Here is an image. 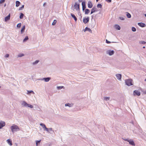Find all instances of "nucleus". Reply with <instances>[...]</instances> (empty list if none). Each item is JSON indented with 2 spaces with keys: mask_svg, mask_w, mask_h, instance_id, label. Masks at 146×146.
<instances>
[{
  "mask_svg": "<svg viewBox=\"0 0 146 146\" xmlns=\"http://www.w3.org/2000/svg\"><path fill=\"white\" fill-rule=\"evenodd\" d=\"M11 128L12 132H13L19 130V128L18 127L17 125L14 124H13V125L11 126Z\"/></svg>",
  "mask_w": 146,
  "mask_h": 146,
  "instance_id": "obj_1",
  "label": "nucleus"
},
{
  "mask_svg": "<svg viewBox=\"0 0 146 146\" xmlns=\"http://www.w3.org/2000/svg\"><path fill=\"white\" fill-rule=\"evenodd\" d=\"M132 81V80L131 79H127L125 80V83L127 85L130 86L133 85Z\"/></svg>",
  "mask_w": 146,
  "mask_h": 146,
  "instance_id": "obj_2",
  "label": "nucleus"
},
{
  "mask_svg": "<svg viewBox=\"0 0 146 146\" xmlns=\"http://www.w3.org/2000/svg\"><path fill=\"white\" fill-rule=\"evenodd\" d=\"M133 94L134 96H139L140 95V92L137 90H135L133 92Z\"/></svg>",
  "mask_w": 146,
  "mask_h": 146,
  "instance_id": "obj_3",
  "label": "nucleus"
},
{
  "mask_svg": "<svg viewBox=\"0 0 146 146\" xmlns=\"http://www.w3.org/2000/svg\"><path fill=\"white\" fill-rule=\"evenodd\" d=\"M74 6L75 9L76 11H79L80 7L79 4H78L76 2L75 3V5Z\"/></svg>",
  "mask_w": 146,
  "mask_h": 146,
  "instance_id": "obj_4",
  "label": "nucleus"
},
{
  "mask_svg": "<svg viewBox=\"0 0 146 146\" xmlns=\"http://www.w3.org/2000/svg\"><path fill=\"white\" fill-rule=\"evenodd\" d=\"M40 125H41L43 128L44 129V130L47 131H48V129L46 128L45 125L42 123H41L40 124Z\"/></svg>",
  "mask_w": 146,
  "mask_h": 146,
  "instance_id": "obj_5",
  "label": "nucleus"
},
{
  "mask_svg": "<svg viewBox=\"0 0 146 146\" xmlns=\"http://www.w3.org/2000/svg\"><path fill=\"white\" fill-rule=\"evenodd\" d=\"M89 20V18L88 17H87V18H85L83 19V21L84 23H86L88 22Z\"/></svg>",
  "mask_w": 146,
  "mask_h": 146,
  "instance_id": "obj_6",
  "label": "nucleus"
},
{
  "mask_svg": "<svg viewBox=\"0 0 146 146\" xmlns=\"http://www.w3.org/2000/svg\"><path fill=\"white\" fill-rule=\"evenodd\" d=\"M5 123L4 121H1L0 122V129L5 125Z\"/></svg>",
  "mask_w": 146,
  "mask_h": 146,
  "instance_id": "obj_7",
  "label": "nucleus"
},
{
  "mask_svg": "<svg viewBox=\"0 0 146 146\" xmlns=\"http://www.w3.org/2000/svg\"><path fill=\"white\" fill-rule=\"evenodd\" d=\"M88 7L90 8H91L93 6L92 3L91 1H89L88 2Z\"/></svg>",
  "mask_w": 146,
  "mask_h": 146,
  "instance_id": "obj_8",
  "label": "nucleus"
},
{
  "mask_svg": "<svg viewBox=\"0 0 146 146\" xmlns=\"http://www.w3.org/2000/svg\"><path fill=\"white\" fill-rule=\"evenodd\" d=\"M82 10L84 11L86 9L85 2L83 1L82 2Z\"/></svg>",
  "mask_w": 146,
  "mask_h": 146,
  "instance_id": "obj_9",
  "label": "nucleus"
},
{
  "mask_svg": "<svg viewBox=\"0 0 146 146\" xmlns=\"http://www.w3.org/2000/svg\"><path fill=\"white\" fill-rule=\"evenodd\" d=\"M138 25L140 27H146V25L145 24L142 23H138Z\"/></svg>",
  "mask_w": 146,
  "mask_h": 146,
  "instance_id": "obj_10",
  "label": "nucleus"
},
{
  "mask_svg": "<svg viewBox=\"0 0 146 146\" xmlns=\"http://www.w3.org/2000/svg\"><path fill=\"white\" fill-rule=\"evenodd\" d=\"M96 11H97V9L95 7H93L91 10V14L93 13Z\"/></svg>",
  "mask_w": 146,
  "mask_h": 146,
  "instance_id": "obj_11",
  "label": "nucleus"
},
{
  "mask_svg": "<svg viewBox=\"0 0 146 146\" xmlns=\"http://www.w3.org/2000/svg\"><path fill=\"white\" fill-rule=\"evenodd\" d=\"M116 76L117 77V78L119 80H121V75L120 74H117L116 75Z\"/></svg>",
  "mask_w": 146,
  "mask_h": 146,
  "instance_id": "obj_12",
  "label": "nucleus"
},
{
  "mask_svg": "<svg viewBox=\"0 0 146 146\" xmlns=\"http://www.w3.org/2000/svg\"><path fill=\"white\" fill-rule=\"evenodd\" d=\"M10 15L9 14L7 16L5 17V21L9 20L10 19Z\"/></svg>",
  "mask_w": 146,
  "mask_h": 146,
  "instance_id": "obj_13",
  "label": "nucleus"
},
{
  "mask_svg": "<svg viewBox=\"0 0 146 146\" xmlns=\"http://www.w3.org/2000/svg\"><path fill=\"white\" fill-rule=\"evenodd\" d=\"M22 105L23 106L27 107V106L28 105V104L27 103L23 101L22 103Z\"/></svg>",
  "mask_w": 146,
  "mask_h": 146,
  "instance_id": "obj_14",
  "label": "nucleus"
},
{
  "mask_svg": "<svg viewBox=\"0 0 146 146\" xmlns=\"http://www.w3.org/2000/svg\"><path fill=\"white\" fill-rule=\"evenodd\" d=\"M128 141L129 142V143L130 144L133 145H135V144L134 143V142H133V141H132V140H128Z\"/></svg>",
  "mask_w": 146,
  "mask_h": 146,
  "instance_id": "obj_15",
  "label": "nucleus"
},
{
  "mask_svg": "<svg viewBox=\"0 0 146 146\" xmlns=\"http://www.w3.org/2000/svg\"><path fill=\"white\" fill-rule=\"evenodd\" d=\"M7 141L8 144L10 145H12V142L10 139H7Z\"/></svg>",
  "mask_w": 146,
  "mask_h": 146,
  "instance_id": "obj_16",
  "label": "nucleus"
},
{
  "mask_svg": "<svg viewBox=\"0 0 146 146\" xmlns=\"http://www.w3.org/2000/svg\"><path fill=\"white\" fill-rule=\"evenodd\" d=\"M71 15L72 17L74 19L75 21H76L77 20V19L75 15L72 13H71Z\"/></svg>",
  "mask_w": 146,
  "mask_h": 146,
  "instance_id": "obj_17",
  "label": "nucleus"
},
{
  "mask_svg": "<svg viewBox=\"0 0 146 146\" xmlns=\"http://www.w3.org/2000/svg\"><path fill=\"white\" fill-rule=\"evenodd\" d=\"M50 79V78H44L43 79L45 82H48Z\"/></svg>",
  "mask_w": 146,
  "mask_h": 146,
  "instance_id": "obj_18",
  "label": "nucleus"
},
{
  "mask_svg": "<svg viewBox=\"0 0 146 146\" xmlns=\"http://www.w3.org/2000/svg\"><path fill=\"white\" fill-rule=\"evenodd\" d=\"M84 32L87 31L91 33L92 32L91 30L89 28H85V29L84 30Z\"/></svg>",
  "mask_w": 146,
  "mask_h": 146,
  "instance_id": "obj_19",
  "label": "nucleus"
},
{
  "mask_svg": "<svg viewBox=\"0 0 146 146\" xmlns=\"http://www.w3.org/2000/svg\"><path fill=\"white\" fill-rule=\"evenodd\" d=\"M90 10L88 9H85V14H88L90 12Z\"/></svg>",
  "mask_w": 146,
  "mask_h": 146,
  "instance_id": "obj_20",
  "label": "nucleus"
},
{
  "mask_svg": "<svg viewBox=\"0 0 146 146\" xmlns=\"http://www.w3.org/2000/svg\"><path fill=\"white\" fill-rule=\"evenodd\" d=\"M20 4V3L19 1H17L16 2V6L17 7H18Z\"/></svg>",
  "mask_w": 146,
  "mask_h": 146,
  "instance_id": "obj_21",
  "label": "nucleus"
},
{
  "mask_svg": "<svg viewBox=\"0 0 146 146\" xmlns=\"http://www.w3.org/2000/svg\"><path fill=\"white\" fill-rule=\"evenodd\" d=\"M114 52L113 50L110 51H109V54L110 55H111L114 54Z\"/></svg>",
  "mask_w": 146,
  "mask_h": 146,
  "instance_id": "obj_22",
  "label": "nucleus"
},
{
  "mask_svg": "<svg viewBox=\"0 0 146 146\" xmlns=\"http://www.w3.org/2000/svg\"><path fill=\"white\" fill-rule=\"evenodd\" d=\"M23 16H24V14L23 13H20V17H19L20 18V19H22L23 18Z\"/></svg>",
  "mask_w": 146,
  "mask_h": 146,
  "instance_id": "obj_23",
  "label": "nucleus"
},
{
  "mask_svg": "<svg viewBox=\"0 0 146 146\" xmlns=\"http://www.w3.org/2000/svg\"><path fill=\"white\" fill-rule=\"evenodd\" d=\"M29 39L28 36H26L25 37V38L23 40V41L24 42H25L26 41V40H27Z\"/></svg>",
  "mask_w": 146,
  "mask_h": 146,
  "instance_id": "obj_24",
  "label": "nucleus"
},
{
  "mask_svg": "<svg viewBox=\"0 0 146 146\" xmlns=\"http://www.w3.org/2000/svg\"><path fill=\"white\" fill-rule=\"evenodd\" d=\"M127 16L128 18H130L131 17V15L128 13H127Z\"/></svg>",
  "mask_w": 146,
  "mask_h": 146,
  "instance_id": "obj_25",
  "label": "nucleus"
},
{
  "mask_svg": "<svg viewBox=\"0 0 146 146\" xmlns=\"http://www.w3.org/2000/svg\"><path fill=\"white\" fill-rule=\"evenodd\" d=\"M97 7L98 8H101L102 7V5L101 4H98L97 5Z\"/></svg>",
  "mask_w": 146,
  "mask_h": 146,
  "instance_id": "obj_26",
  "label": "nucleus"
},
{
  "mask_svg": "<svg viewBox=\"0 0 146 146\" xmlns=\"http://www.w3.org/2000/svg\"><path fill=\"white\" fill-rule=\"evenodd\" d=\"M65 106H68L70 107H71L72 105L71 104H70L68 103L66 104Z\"/></svg>",
  "mask_w": 146,
  "mask_h": 146,
  "instance_id": "obj_27",
  "label": "nucleus"
},
{
  "mask_svg": "<svg viewBox=\"0 0 146 146\" xmlns=\"http://www.w3.org/2000/svg\"><path fill=\"white\" fill-rule=\"evenodd\" d=\"M146 42L144 41H140L139 42V43L140 44H145L146 43Z\"/></svg>",
  "mask_w": 146,
  "mask_h": 146,
  "instance_id": "obj_28",
  "label": "nucleus"
},
{
  "mask_svg": "<svg viewBox=\"0 0 146 146\" xmlns=\"http://www.w3.org/2000/svg\"><path fill=\"white\" fill-rule=\"evenodd\" d=\"M39 62V60H36L35 62H34L33 63V64H37V63H38V62Z\"/></svg>",
  "mask_w": 146,
  "mask_h": 146,
  "instance_id": "obj_29",
  "label": "nucleus"
},
{
  "mask_svg": "<svg viewBox=\"0 0 146 146\" xmlns=\"http://www.w3.org/2000/svg\"><path fill=\"white\" fill-rule=\"evenodd\" d=\"M32 93L33 94H34V93L33 91H27V94H29L30 93Z\"/></svg>",
  "mask_w": 146,
  "mask_h": 146,
  "instance_id": "obj_30",
  "label": "nucleus"
},
{
  "mask_svg": "<svg viewBox=\"0 0 146 146\" xmlns=\"http://www.w3.org/2000/svg\"><path fill=\"white\" fill-rule=\"evenodd\" d=\"M104 100H106V101L109 100L110 99V98L109 97H105L104 98Z\"/></svg>",
  "mask_w": 146,
  "mask_h": 146,
  "instance_id": "obj_31",
  "label": "nucleus"
},
{
  "mask_svg": "<svg viewBox=\"0 0 146 146\" xmlns=\"http://www.w3.org/2000/svg\"><path fill=\"white\" fill-rule=\"evenodd\" d=\"M56 20H54V21L52 23V25H55L56 23Z\"/></svg>",
  "mask_w": 146,
  "mask_h": 146,
  "instance_id": "obj_32",
  "label": "nucleus"
},
{
  "mask_svg": "<svg viewBox=\"0 0 146 146\" xmlns=\"http://www.w3.org/2000/svg\"><path fill=\"white\" fill-rule=\"evenodd\" d=\"M21 25V23H19L17 25V27H20Z\"/></svg>",
  "mask_w": 146,
  "mask_h": 146,
  "instance_id": "obj_33",
  "label": "nucleus"
},
{
  "mask_svg": "<svg viewBox=\"0 0 146 146\" xmlns=\"http://www.w3.org/2000/svg\"><path fill=\"white\" fill-rule=\"evenodd\" d=\"M24 56V54H20L18 55V56L19 57H21Z\"/></svg>",
  "mask_w": 146,
  "mask_h": 146,
  "instance_id": "obj_34",
  "label": "nucleus"
},
{
  "mask_svg": "<svg viewBox=\"0 0 146 146\" xmlns=\"http://www.w3.org/2000/svg\"><path fill=\"white\" fill-rule=\"evenodd\" d=\"M24 5H23L21 7H20L19 9V10H22L24 8Z\"/></svg>",
  "mask_w": 146,
  "mask_h": 146,
  "instance_id": "obj_35",
  "label": "nucleus"
},
{
  "mask_svg": "<svg viewBox=\"0 0 146 146\" xmlns=\"http://www.w3.org/2000/svg\"><path fill=\"white\" fill-rule=\"evenodd\" d=\"M27 107H28L31 108H32L33 107V106L32 105H30V104H28V105L27 106Z\"/></svg>",
  "mask_w": 146,
  "mask_h": 146,
  "instance_id": "obj_36",
  "label": "nucleus"
},
{
  "mask_svg": "<svg viewBox=\"0 0 146 146\" xmlns=\"http://www.w3.org/2000/svg\"><path fill=\"white\" fill-rule=\"evenodd\" d=\"M5 0H0V4H1L4 3L5 2Z\"/></svg>",
  "mask_w": 146,
  "mask_h": 146,
  "instance_id": "obj_37",
  "label": "nucleus"
},
{
  "mask_svg": "<svg viewBox=\"0 0 146 146\" xmlns=\"http://www.w3.org/2000/svg\"><path fill=\"white\" fill-rule=\"evenodd\" d=\"M25 28H22L21 30V33H23L24 31Z\"/></svg>",
  "mask_w": 146,
  "mask_h": 146,
  "instance_id": "obj_38",
  "label": "nucleus"
},
{
  "mask_svg": "<svg viewBox=\"0 0 146 146\" xmlns=\"http://www.w3.org/2000/svg\"><path fill=\"white\" fill-rule=\"evenodd\" d=\"M119 19H120L121 20H124V18L123 17H119Z\"/></svg>",
  "mask_w": 146,
  "mask_h": 146,
  "instance_id": "obj_39",
  "label": "nucleus"
},
{
  "mask_svg": "<svg viewBox=\"0 0 146 146\" xmlns=\"http://www.w3.org/2000/svg\"><path fill=\"white\" fill-rule=\"evenodd\" d=\"M132 30L133 32H135L136 31V28H132Z\"/></svg>",
  "mask_w": 146,
  "mask_h": 146,
  "instance_id": "obj_40",
  "label": "nucleus"
},
{
  "mask_svg": "<svg viewBox=\"0 0 146 146\" xmlns=\"http://www.w3.org/2000/svg\"><path fill=\"white\" fill-rule=\"evenodd\" d=\"M40 140L39 141H36V146H37V145H38V143H40Z\"/></svg>",
  "mask_w": 146,
  "mask_h": 146,
  "instance_id": "obj_41",
  "label": "nucleus"
},
{
  "mask_svg": "<svg viewBox=\"0 0 146 146\" xmlns=\"http://www.w3.org/2000/svg\"><path fill=\"white\" fill-rule=\"evenodd\" d=\"M114 27H117V28L120 27H119V25H115Z\"/></svg>",
  "mask_w": 146,
  "mask_h": 146,
  "instance_id": "obj_42",
  "label": "nucleus"
},
{
  "mask_svg": "<svg viewBox=\"0 0 146 146\" xmlns=\"http://www.w3.org/2000/svg\"><path fill=\"white\" fill-rule=\"evenodd\" d=\"M63 87V86H60L58 87L57 88L58 89H61Z\"/></svg>",
  "mask_w": 146,
  "mask_h": 146,
  "instance_id": "obj_43",
  "label": "nucleus"
},
{
  "mask_svg": "<svg viewBox=\"0 0 146 146\" xmlns=\"http://www.w3.org/2000/svg\"><path fill=\"white\" fill-rule=\"evenodd\" d=\"M106 42L107 43L109 44V43H111V42H110L108 40H106Z\"/></svg>",
  "mask_w": 146,
  "mask_h": 146,
  "instance_id": "obj_44",
  "label": "nucleus"
},
{
  "mask_svg": "<svg viewBox=\"0 0 146 146\" xmlns=\"http://www.w3.org/2000/svg\"><path fill=\"white\" fill-rule=\"evenodd\" d=\"M106 1L108 3H110L111 2V0H106Z\"/></svg>",
  "mask_w": 146,
  "mask_h": 146,
  "instance_id": "obj_45",
  "label": "nucleus"
},
{
  "mask_svg": "<svg viewBox=\"0 0 146 146\" xmlns=\"http://www.w3.org/2000/svg\"><path fill=\"white\" fill-rule=\"evenodd\" d=\"M9 56V54H6L5 56V57H8Z\"/></svg>",
  "mask_w": 146,
  "mask_h": 146,
  "instance_id": "obj_46",
  "label": "nucleus"
},
{
  "mask_svg": "<svg viewBox=\"0 0 146 146\" xmlns=\"http://www.w3.org/2000/svg\"><path fill=\"white\" fill-rule=\"evenodd\" d=\"M46 3H45H45H44L43 4V6L44 7V6H45V5H46Z\"/></svg>",
  "mask_w": 146,
  "mask_h": 146,
  "instance_id": "obj_47",
  "label": "nucleus"
},
{
  "mask_svg": "<svg viewBox=\"0 0 146 146\" xmlns=\"http://www.w3.org/2000/svg\"><path fill=\"white\" fill-rule=\"evenodd\" d=\"M117 30H119L120 29V28H116Z\"/></svg>",
  "mask_w": 146,
  "mask_h": 146,
  "instance_id": "obj_48",
  "label": "nucleus"
},
{
  "mask_svg": "<svg viewBox=\"0 0 146 146\" xmlns=\"http://www.w3.org/2000/svg\"><path fill=\"white\" fill-rule=\"evenodd\" d=\"M82 1H83V0H78V1L79 2H83Z\"/></svg>",
  "mask_w": 146,
  "mask_h": 146,
  "instance_id": "obj_49",
  "label": "nucleus"
},
{
  "mask_svg": "<svg viewBox=\"0 0 146 146\" xmlns=\"http://www.w3.org/2000/svg\"><path fill=\"white\" fill-rule=\"evenodd\" d=\"M25 27V25H24L22 27Z\"/></svg>",
  "mask_w": 146,
  "mask_h": 146,
  "instance_id": "obj_50",
  "label": "nucleus"
},
{
  "mask_svg": "<svg viewBox=\"0 0 146 146\" xmlns=\"http://www.w3.org/2000/svg\"><path fill=\"white\" fill-rule=\"evenodd\" d=\"M6 6V3H5V4H4V6L5 7Z\"/></svg>",
  "mask_w": 146,
  "mask_h": 146,
  "instance_id": "obj_51",
  "label": "nucleus"
},
{
  "mask_svg": "<svg viewBox=\"0 0 146 146\" xmlns=\"http://www.w3.org/2000/svg\"><path fill=\"white\" fill-rule=\"evenodd\" d=\"M144 93L145 94H146V90L144 92Z\"/></svg>",
  "mask_w": 146,
  "mask_h": 146,
  "instance_id": "obj_52",
  "label": "nucleus"
},
{
  "mask_svg": "<svg viewBox=\"0 0 146 146\" xmlns=\"http://www.w3.org/2000/svg\"><path fill=\"white\" fill-rule=\"evenodd\" d=\"M143 48H145V46H144L143 47Z\"/></svg>",
  "mask_w": 146,
  "mask_h": 146,
  "instance_id": "obj_53",
  "label": "nucleus"
},
{
  "mask_svg": "<svg viewBox=\"0 0 146 146\" xmlns=\"http://www.w3.org/2000/svg\"><path fill=\"white\" fill-rule=\"evenodd\" d=\"M145 81L146 82V78L145 79Z\"/></svg>",
  "mask_w": 146,
  "mask_h": 146,
  "instance_id": "obj_54",
  "label": "nucleus"
},
{
  "mask_svg": "<svg viewBox=\"0 0 146 146\" xmlns=\"http://www.w3.org/2000/svg\"><path fill=\"white\" fill-rule=\"evenodd\" d=\"M145 17H146V14H145Z\"/></svg>",
  "mask_w": 146,
  "mask_h": 146,
  "instance_id": "obj_55",
  "label": "nucleus"
},
{
  "mask_svg": "<svg viewBox=\"0 0 146 146\" xmlns=\"http://www.w3.org/2000/svg\"><path fill=\"white\" fill-rule=\"evenodd\" d=\"M1 86H0V88H1Z\"/></svg>",
  "mask_w": 146,
  "mask_h": 146,
  "instance_id": "obj_56",
  "label": "nucleus"
}]
</instances>
